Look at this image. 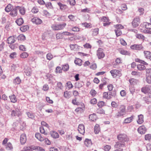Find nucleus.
I'll return each mask as SVG.
<instances>
[{"mask_svg":"<svg viewBox=\"0 0 151 151\" xmlns=\"http://www.w3.org/2000/svg\"><path fill=\"white\" fill-rule=\"evenodd\" d=\"M118 139L120 142L124 143L125 142L129 141V139L125 134H120L117 136Z\"/></svg>","mask_w":151,"mask_h":151,"instance_id":"1","label":"nucleus"},{"mask_svg":"<svg viewBox=\"0 0 151 151\" xmlns=\"http://www.w3.org/2000/svg\"><path fill=\"white\" fill-rule=\"evenodd\" d=\"M66 23H64L62 24L52 25L51 27L53 30H59L62 29H64L66 26Z\"/></svg>","mask_w":151,"mask_h":151,"instance_id":"2","label":"nucleus"},{"mask_svg":"<svg viewBox=\"0 0 151 151\" xmlns=\"http://www.w3.org/2000/svg\"><path fill=\"white\" fill-rule=\"evenodd\" d=\"M101 22H104L103 23V26L105 27L109 25L111 23L108 18L106 17H102L101 18Z\"/></svg>","mask_w":151,"mask_h":151,"instance_id":"3","label":"nucleus"},{"mask_svg":"<svg viewBox=\"0 0 151 151\" xmlns=\"http://www.w3.org/2000/svg\"><path fill=\"white\" fill-rule=\"evenodd\" d=\"M140 22V19L139 17H135L133 19L132 24L133 26L134 27H136L138 26Z\"/></svg>","mask_w":151,"mask_h":151,"instance_id":"4","label":"nucleus"},{"mask_svg":"<svg viewBox=\"0 0 151 151\" xmlns=\"http://www.w3.org/2000/svg\"><path fill=\"white\" fill-rule=\"evenodd\" d=\"M119 112L116 115L117 117L123 116L125 113V107L124 105H121L120 107Z\"/></svg>","mask_w":151,"mask_h":151,"instance_id":"5","label":"nucleus"},{"mask_svg":"<svg viewBox=\"0 0 151 151\" xmlns=\"http://www.w3.org/2000/svg\"><path fill=\"white\" fill-rule=\"evenodd\" d=\"M103 50L101 48H99L97 51V55L99 59H101L104 58L105 54L103 52Z\"/></svg>","mask_w":151,"mask_h":151,"instance_id":"6","label":"nucleus"},{"mask_svg":"<svg viewBox=\"0 0 151 151\" xmlns=\"http://www.w3.org/2000/svg\"><path fill=\"white\" fill-rule=\"evenodd\" d=\"M31 21L37 25L41 24L42 22V21L40 19L37 17H34L32 19Z\"/></svg>","mask_w":151,"mask_h":151,"instance_id":"7","label":"nucleus"},{"mask_svg":"<svg viewBox=\"0 0 151 151\" xmlns=\"http://www.w3.org/2000/svg\"><path fill=\"white\" fill-rule=\"evenodd\" d=\"M22 114L21 111L18 109H16L15 110L12 111L11 113V115L12 116H18L21 115Z\"/></svg>","mask_w":151,"mask_h":151,"instance_id":"8","label":"nucleus"},{"mask_svg":"<svg viewBox=\"0 0 151 151\" xmlns=\"http://www.w3.org/2000/svg\"><path fill=\"white\" fill-rule=\"evenodd\" d=\"M130 48L133 50H140L143 48V47L141 44H135L130 46Z\"/></svg>","mask_w":151,"mask_h":151,"instance_id":"9","label":"nucleus"},{"mask_svg":"<svg viewBox=\"0 0 151 151\" xmlns=\"http://www.w3.org/2000/svg\"><path fill=\"white\" fill-rule=\"evenodd\" d=\"M78 130L81 134L83 135L85 133V127L83 124H80L78 127Z\"/></svg>","mask_w":151,"mask_h":151,"instance_id":"10","label":"nucleus"},{"mask_svg":"<svg viewBox=\"0 0 151 151\" xmlns=\"http://www.w3.org/2000/svg\"><path fill=\"white\" fill-rule=\"evenodd\" d=\"M58 4L60 7V9L62 11H64L65 10L68 9V6L64 4H63L61 2H58Z\"/></svg>","mask_w":151,"mask_h":151,"instance_id":"11","label":"nucleus"},{"mask_svg":"<svg viewBox=\"0 0 151 151\" xmlns=\"http://www.w3.org/2000/svg\"><path fill=\"white\" fill-rule=\"evenodd\" d=\"M27 141L26 135L23 134H22L20 137V142L22 144H24Z\"/></svg>","mask_w":151,"mask_h":151,"instance_id":"12","label":"nucleus"},{"mask_svg":"<svg viewBox=\"0 0 151 151\" xmlns=\"http://www.w3.org/2000/svg\"><path fill=\"white\" fill-rule=\"evenodd\" d=\"M17 9L19 10L20 14L22 15H24L25 13L26 10L24 7L23 6H17Z\"/></svg>","mask_w":151,"mask_h":151,"instance_id":"13","label":"nucleus"},{"mask_svg":"<svg viewBox=\"0 0 151 151\" xmlns=\"http://www.w3.org/2000/svg\"><path fill=\"white\" fill-rule=\"evenodd\" d=\"M137 130L139 133L140 134H144L145 133L146 131V129L145 126H142L140 127Z\"/></svg>","mask_w":151,"mask_h":151,"instance_id":"14","label":"nucleus"},{"mask_svg":"<svg viewBox=\"0 0 151 151\" xmlns=\"http://www.w3.org/2000/svg\"><path fill=\"white\" fill-rule=\"evenodd\" d=\"M89 119L90 121L95 122L97 119V116L95 114L93 113L89 115Z\"/></svg>","mask_w":151,"mask_h":151,"instance_id":"15","label":"nucleus"},{"mask_svg":"<svg viewBox=\"0 0 151 151\" xmlns=\"http://www.w3.org/2000/svg\"><path fill=\"white\" fill-rule=\"evenodd\" d=\"M51 136L54 139L58 138L59 137L58 134L54 131H51L50 133Z\"/></svg>","mask_w":151,"mask_h":151,"instance_id":"16","label":"nucleus"},{"mask_svg":"<svg viewBox=\"0 0 151 151\" xmlns=\"http://www.w3.org/2000/svg\"><path fill=\"white\" fill-rule=\"evenodd\" d=\"M120 53L122 55H129L130 53L129 51H126L122 48L118 49Z\"/></svg>","mask_w":151,"mask_h":151,"instance_id":"17","label":"nucleus"},{"mask_svg":"<svg viewBox=\"0 0 151 151\" xmlns=\"http://www.w3.org/2000/svg\"><path fill=\"white\" fill-rule=\"evenodd\" d=\"M144 53L145 58L151 61V52L149 51H144Z\"/></svg>","mask_w":151,"mask_h":151,"instance_id":"18","label":"nucleus"},{"mask_svg":"<svg viewBox=\"0 0 151 151\" xmlns=\"http://www.w3.org/2000/svg\"><path fill=\"white\" fill-rule=\"evenodd\" d=\"M15 41V38L14 36H11L7 39V43L9 44H12Z\"/></svg>","mask_w":151,"mask_h":151,"instance_id":"19","label":"nucleus"},{"mask_svg":"<svg viewBox=\"0 0 151 151\" xmlns=\"http://www.w3.org/2000/svg\"><path fill=\"white\" fill-rule=\"evenodd\" d=\"M91 31L92 36H96L99 34V29L98 28H94L92 29Z\"/></svg>","mask_w":151,"mask_h":151,"instance_id":"20","label":"nucleus"},{"mask_svg":"<svg viewBox=\"0 0 151 151\" xmlns=\"http://www.w3.org/2000/svg\"><path fill=\"white\" fill-rule=\"evenodd\" d=\"M138 119L137 121L138 124H141L144 122L143 116L142 114H140L138 116Z\"/></svg>","mask_w":151,"mask_h":151,"instance_id":"21","label":"nucleus"},{"mask_svg":"<svg viewBox=\"0 0 151 151\" xmlns=\"http://www.w3.org/2000/svg\"><path fill=\"white\" fill-rule=\"evenodd\" d=\"M84 144L86 147L91 146L92 145V143L91 139H86L84 142Z\"/></svg>","mask_w":151,"mask_h":151,"instance_id":"22","label":"nucleus"},{"mask_svg":"<svg viewBox=\"0 0 151 151\" xmlns=\"http://www.w3.org/2000/svg\"><path fill=\"white\" fill-rule=\"evenodd\" d=\"M124 143H123L122 142V143H121L120 142H116V144L114 145L115 147L116 148L122 147H124Z\"/></svg>","mask_w":151,"mask_h":151,"instance_id":"23","label":"nucleus"},{"mask_svg":"<svg viewBox=\"0 0 151 151\" xmlns=\"http://www.w3.org/2000/svg\"><path fill=\"white\" fill-rule=\"evenodd\" d=\"M71 50L76 51L79 49V46L77 44H70L69 45Z\"/></svg>","mask_w":151,"mask_h":151,"instance_id":"24","label":"nucleus"},{"mask_svg":"<svg viewBox=\"0 0 151 151\" xmlns=\"http://www.w3.org/2000/svg\"><path fill=\"white\" fill-rule=\"evenodd\" d=\"M36 138L40 142H42L44 140V139L41 135V134L38 133H36L35 134Z\"/></svg>","mask_w":151,"mask_h":151,"instance_id":"25","label":"nucleus"},{"mask_svg":"<svg viewBox=\"0 0 151 151\" xmlns=\"http://www.w3.org/2000/svg\"><path fill=\"white\" fill-rule=\"evenodd\" d=\"M13 9V6L11 4H8L5 7V11L7 12H9L11 11Z\"/></svg>","mask_w":151,"mask_h":151,"instance_id":"26","label":"nucleus"},{"mask_svg":"<svg viewBox=\"0 0 151 151\" xmlns=\"http://www.w3.org/2000/svg\"><path fill=\"white\" fill-rule=\"evenodd\" d=\"M25 151H32L35 150V146H30L25 147L24 148Z\"/></svg>","mask_w":151,"mask_h":151,"instance_id":"27","label":"nucleus"},{"mask_svg":"<svg viewBox=\"0 0 151 151\" xmlns=\"http://www.w3.org/2000/svg\"><path fill=\"white\" fill-rule=\"evenodd\" d=\"M121 76V71L117 70H114V78L119 77Z\"/></svg>","mask_w":151,"mask_h":151,"instance_id":"28","label":"nucleus"},{"mask_svg":"<svg viewBox=\"0 0 151 151\" xmlns=\"http://www.w3.org/2000/svg\"><path fill=\"white\" fill-rule=\"evenodd\" d=\"M17 9L16 7L14 9H13L10 13V15L13 17L16 16L17 14Z\"/></svg>","mask_w":151,"mask_h":151,"instance_id":"29","label":"nucleus"},{"mask_svg":"<svg viewBox=\"0 0 151 151\" xmlns=\"http://www.w3.org/2000/svg\"><path fill=\"white\" fill-rule=\"evenodd\" d=\"M150 90V87L147 86L143 87L141 89V91L145 93L149 92Z\"/></svg>","mask_w":151,"mask_h":151,"instance_id":"30","label":"nucleus"},{"mask_svg":"<svg viewBox=\"0 0 151 151\" xmlns=\"http://www.w3.org/2000/svg\"><path fill=\"white\" fill-rule=\"evenodd\" d=\"M94 129L95 133L96 134H98L100 130L99 125L98 124H96L94 126Z\"/></svg>","mask_w":151,"mask_h":151,"instance_id":"31","label":"nucleus"},{"mask_svg":"<svg viewBox=\"0 0 151 151\" xmlns=\"http://www.w3.org/2000/svg\"><path fill=\"white\" fill-rule=\"evenodd\" d=\"M134 116L132 115L130 117L127 118L124 120V122L125 123H129L131 122L134 118Z\"/></svg>","mask_w":151,"mask_h":151,"instance_id":"32","label":"nucleus"},{"mask_svg":"<svg viewBox=\"0 0 151 151\" xmlns=\"http://www.w3.org/2000/svg\"><path fill=\"white\" fill-rule=\"evenodd\" d=\"M129 82L131 85H134L137 84L138 82V81L134 78H131L129 79Z\"/></svg>","mask_w":151,"mask_h":151,"instance_id":"33","label":"nucleus"},{"mask_svg":"<svg viewBox=\"0 0 151 151\" xmlns=\"http://www.w3.org/2000/svg\"><path fill=\"white\" fill-rule=\"evenodd\" d=\"M63 96L66 98L69 99L71 96V93L70 91H66L64 92Z\"/></svg>","mask_w":151,"mask_h":151,"instance_id":"34","label":"nucleus"},{"mask_svg":"<svg viewBox=\"0 0 151 151\" xmlns=\"http://www.w3.org/2000/svg\"><path fill=\"white\" fill-rule=\"evenodd\" d=\"M75 63L79 66H81L82 64V60L79 58H76L74 61Z\"/></svg>","mask_w":151,"mask_h":151,"instance_id":"35","label":"nucleus"},{"mask_svg":"<svg viewBox=\"0 0 151 151\" xmlns=\"http://www.w3.org/2000/svg\"><path fill=\"white\" fill-rule=\"evenodd\" d=\"M25 73L27 76H29L31 74V69L30 68H27V69H25Z\"/></svg>","mask_w":151,"mask_h":151,"instance_id":"36","label":"nucleus"},{"mask_svg":"<svg viewBox=\"0 0 151 151\" xmlns=\"http://www.w3.org/2000/svg\"><path fill=\"white\" fill-rule=\"evenodd\" d=\"M16 22L19 26L22 25L24 23L23 19L22 18H20L16 21Z\"/></svg>","mask_w":151,"mask_h":151,"instance_id":"37","label":"nucleus"},{"mask_svg":"<svg viewBox=\"0 0 151 151\" xmlns=\"http://www.w3.org/2000/svg\"><path fill=\"white\" fill-rule=\"evenodd\" d=\"M143 25L146 29H151V24L147 22H145L143 23Z\"/></svg>","mask_w":151,"mask_h":151,"instance_id":"38","label":"nucleus"},{"mask_svg":"<svg viewBox=\"0 0 151 151\" xmlns=\"http://www.w3.org/2000/svg\"><path fill=\"white\" fill-rule=\"evenodd\" d=\"M21 81V80L19 77H16V78L14 80L13 83L15 84H19Z\"/></svg>","mask_w":151,"mask_h":151,"instance_id":"39","label":"nucleus"},{"mask_svg":"<svg viewBox=\"0 0 151 151\" xmlns=\"http://www.w3.org/2000/svg\"><path fill=\"white\" fill-rule=\"evenodd\" d=\"M103 97L108 99H109L111 98H112L113 95H110V93H109V96L108 93L106 92H104L103 94Z\"/></svg>","mask_w":151,"mask_h":151,"instance_id":"40","label":"nucleus"},{"mask_svg":"<svg viewBox=\"0 0 151 151\" xmlns=\"http://www.w3.org/2000/svg\"><path fill=\"white\" fill-rule=\"evenodd\" d=\"M68 17L70 20L73 22L76 21L77 19L76 16L72 14L69 15Z\"/></svg>","mask_w":151,"mask_h":151,"instance_id":"41","label":"nucleus"},{"mask_svg":"<svg viewBox=\"0 0 151 151\" xmlns=\"http://www.w3.org/2000/svg\"><path fill=\"white\" fill-rule=\"evenodd\" d=\"M29 56V54L27 52H24L20 55V57L22 58H27Z\"/></svg>","mask_w":151,"mask_h":151,"instance_id":"42","label":"nucleus"},{"mask_svg":"<svg viewBox=\"0 0 151 151\" xmlns=\"http://www.w3.org/2000/svg\"><path fill=\"white\" fill-rule=\"evenodd\" d=\"M9 97L12 102L15 103L17 102V99L14 95L10 96Z\"/></svg>","mask_w":151,"mask_h":151,"instance_id":"43","label":"nucleus"},{"mask_svg":"<svg viewBox=\"0 0 151 151\" xmlns=\"http://www.w3.org/2000/svg\"><path fill=\"white\" fill-rule=\"evenodd\" d=\"M29 29V27L28 25L23 26L20 28V30L22 32L26 31Z\"/></svg>","mask_w":151,"mask_h":151,"instance_id":"44","label":"nucleus"},{"mask_svg":"<svg viewBox=\"0 0 151 151\" xmlns=\"http://www.w3.org/2000/svg\"><path fill=\"white\" fill-rule=\"evenodd\" d=\"M40 131L42 134H44L45 135L48 134V132L46 131H45L43 127H41L40 128Z\"/></svg>","mask_w":151,"mask_h":151,"instance_id":"45","label":"nucleus"},{"mask_svg":"<svg viewBox=\"0 0 151 151\" xmlns=\"http://www.w3.org/2000/svg\"><path fill=\"white\" fill-rule=\"evenodd\" d=\"M69 68V65L68 64H65L62 65V69L64 71H68Z\"/></svg>","mask_w":151,"mask_h":151,"instance_id":"46","label":"nucleus"},{"mask_svg":"<svg viewBox=\"0 0 151 151\" xmlns=\"http://www.w3.org/2000/svg\"><path fill=\"white\" fill-rule=\"evenodd\" d=\"M46 7L48 9H51L53 8L52 3L50 2H47L45 3Z\"/></svg>","mask_w":151,"mask_h":151,"instance_id":"47","label":"nucleus"},{"mask_svg":"<svg viewBox=\"0 0 151 151\" xmlns=\"http://www.w3.org/2000/svg\"><path fill=\"white\" fill-rule=\"evenodd\" d=\"M135 60L136 62H139L143 64L144 65H148V64L146 62H145L144 61L142 60L139 58L135 59Z\"/></svg>","mask_w":151,"mask_h":151,"instance_id":"48","label":"nucleus"},{"mask_svg":"<svg viewBox=\"0 0 151 151\" xmlns=\"http://www.w3.org/2000/svg\"><path fill=\"white\" fill-rule=\"evenodd\" d=\"M137 68L138 70H141L145 69L146 68L144 64L142 65L140 64L137 65Z\"/></svg>","mask_w":151,"mask_h":151,"instance_id":"49","label":"nucleus"},{"mask_svg":"<svg viewBox=\"0 0 151 151\" xmlns=\"http://www.w3.org/2000/svg\"><path fill=\"white\" fill-rule=\"evenodd\" d=\"M62 70L60 67L57 66L55 69V72L57 73H62Z\"/></svg>","mask_w":151,"mask_h":151,"instance_id":"50","label":"nucleus"},{"mask_svg":"<svg viewBox=\"0 0 151 151\" xmlns=\"http://www.w3.org/2000/svg\"><path fill=\"white\" fill-rule=\"evenodd\" d=\"M150 98L149 97L145 96L143 98L142 100L146 103L149 104L151 102V100L150 99Z\"/></svg>","mask_w":151,"mask_h":151,"instance_id":"51","label":"nucleus"},{"mask_svg":"<svg viewBox=\"0 0 151 151\" xmlns=\"http://www.w3.org/2000/svg\"><path fill=\"white\" fill-rule=\"evenodd\" d=\"M82 24L87 28H91L92 27V25L91 23H87V22L84 23Z\"/></svg>","mask_w":151,"mask_h":151,"instance_id":"52","label":"nucleus"},{"mask_svg":"<svg viewBox=\"0 0 151 151\" xmlns=\"http://www.w3.org/2000/svg\"><path fill=\"white\" fill-rule=\"evenodd\" d=\"M6 149L8 150H9L12 149L13 147L11 143L10 142H8L6 145Z\"/></svg>","mask_w":151,"mask_h":151,"instance_id":"53","label":"nucleus"},{"mask_svg":"<svg viewBox=\"0 0 151 151\" xmlns=\"http://www.w3.org/2000/svg\"><path fill=\"white\" fill-rule=\"evenodd\" d=\"M62 33H58L56 34V37L57 39H62L63 37Z\"/></svg>","mask_w":151,"mask_h":151,"instance_id":"54","label":"nucleus"},{"mask_svg":"<svg viewBox=\"0 0 151 151\" xmlns=\"http://www.w3.org/2000/svg\"><path fill=\"white\" fill-rule=\"evenodd\" d=\"M26 114L28 116L29 118H31L32 119H33L35 118V116L33 113L29 112H27Z\"/></svg>","mask_w":151,"mask_h":151,"instance_id":"55","label":"nucleus"},{"mask_svg":"<svg viewBox=\"0 0 151 151\" xmlns=\"http://www.w3.org/2000/svg\"><path fill=\"white\" fill-rule=\"evenodd\" d=\"M105 102L103 101H99L97 105L99 107L101 108L105 105Z\"/></svg>","mask_w":151,"mask_h":151,"instance_id":"56","label":"nucleus"},{"mask_svg":"<svg viewBox=\"0 0 151 151\" xmlns=\"http://www.w3.org/2000/svg\"><path fill=\"white\" fill-rule=\"evenodd\" d=\"M19 40L20 41H24L25 40V37L23 35H20L18 37Z\"/></svg>","mask_w":151,"mask_h":151,"instance_id":"57","label":"nucleus"},{"mask_svg":"<svg viewBox=\"0 0 151 151\" xmlns=\"http://www.w3.org/2000/svg\"><path fill=\"white\" fill-rule=\"evenodd\" d=\"M114 31L117 37L120 36L122 34V32L120 29H115Z\"/></svg>","mask_w":151,"mask_h":151,"instance_id":"58","label":"nucleus"},{"mask_svg":"<svg viewBox=\"0 0 151 151\" xmlns=\"http://www.w3.org/2000/svg\"><path fill=\"white\" fill-rule=\"evenodd\" d=\"M46 58L47 60H50L53 58V55L51 53H48L47 54Z\"/></svg>","mask_w":151,"mask_h":151,"instance_id":"59","label":"nucleus"},{"mask_svg":"<svg viewBox=\"0 0 151 151\" xmlns=\"http://www.w3.org/2000/svg\"><path fill=\"white\" fill-rule=\"evenodd\" d=\"M32 12L34 13H37L39 12V9L37 7H34L31 10Z\"/></svg>","mask_w":151,"mask_h":151,"instance_id":"60","label":"nucleus"},{"mask_svg":"<svg viewBox=\"0 0 151 151\" xmlns=\"http://www.w3.org/2000/svg\"><path fill=\"white\" fill-rule=\"evenodd\" d=\"M44 142L45 143L48 145H50L51 144V141L47 138H45L44 139Z\"/></svg>","mask_w":151,"mask_h":151,"instance_id":"61","label":"nucleus"},{"mask_svg":"<svg viewBox=\"0 0 151 151\" xmlns=\"http://www.w3.org/2000/svg\"><path fill=\"white\" fill-rule=\"evenodd\" d=\"M146 81L147 82L149 83H151V76H150L148 75V76L147 75H146Z\"/></svg>","mask_w":151,"mask_h":151,"instance_id":"62","label":"nucleus"},{"mask_svg":"<svg viewBox=\"0 0 151 151\" xmlns=\"http://www.w3.org/2000/svg\"><path fill=\"white\" fill-rule=\"evenodd\" d=\"M71 30L73 32H79L80 31V29L78 27H74L72 28Z\"/></svg>","mask_w":151,"mask_h":151,"instance_id":"63","label":"nucleus"},{"mask_svg":"<svg viewBox=\"0 0 151 151\" xmlns=\"http://www.w3.org/2000/svg\"><path fill=\"white\" fill-rule=\"evenodd\" d=\"M66 84L68 88L69 89L72 88L73 87V86L70 81L66 83Z\"/></svg>","mask_w":151,"mask_h":151,"instance_id":"64","label":"nucleus"}]
</instances>
